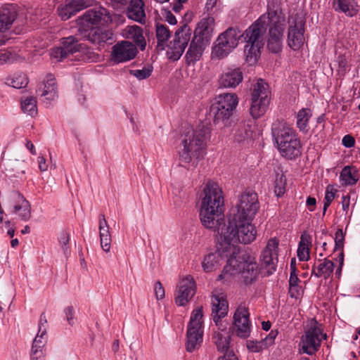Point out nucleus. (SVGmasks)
<instances>
[{
	"instance_id": "nucleus-30",
	"label": "nucleus",
	"mask_w": 360,
	"mask_h": 360,
	"mask_svg": "<svg viewBox=\"0 0 360 360\" xmlns=\"http://www.w3.org/2000/svg\"><path fill=\"white\" fill-rule=\"evenodd\" d=\"M333 8L346 15L353 17L359 12V6L356 0H333Z\"/></svg>"
},
{
	"instance_id": "nucleus-52",
	"label": "nucleus",
	"mask_w": 360,
	"mask_h": 360,
	"mask_svg": "<svg viewBox=\"0 0 360 360\" xmlns=\"http://www.w3.org/2000/svg\"><path fill=\"white\" fill-rule=\"evenodd\" d=\"M277 335L278 331L272 330L268 335H266L264 338L262 340L265 349H266L268 347L274 344L275 338H276Z\"/></svg>"
},
{
	"instance_id": "nucleus-6",
	"label": "nucleus",
	"mask_w": 360,
	"mask_h": 360,
	"mask_svg": "<svg viewBox=\"0 0 360 360\" xmlns=\"http://www.w3.org/2000/svg\"><path fill=\"white\" fill-rule=\"evenodd\" d=\"M60 44V46L54 47L50 52L51 58L56 62L61 61L74 53H77L76 57L84 61H93L95 58L94 53L79 44L74 36L63 37Z\"/></svg>"
},
{
	"instance_id": "nucleus-3",
	"label": "nucleus",
	"mask_w": 360,
	"mask_h": 360,
	"mask_svg": "<svg viewBox=\"0 0 360 360\" xmlns=\"http://www.w3.org/2000/svg\"><path fill=\"white\" fill-rule=\"evenodd\" d=\"M259 271L255 257L248 253L230 255L218 280L229 279L236 274H240L246 285L252 284L257 280Z\"/></svg>"
},
{
	"instance_id": "nucleus-33",
	"label": "nucleus",
	"mask_w": 360,
	"mask_h": 360,
	"mask_svg": "<svg viewBox=\"0 0 360 360\" xmlns=\"http://www.w3.org/2000/svg\"><path fill=\"white\" fill-rule=\"evenodd\" d=\"M124 31L125 37L127 39H132L140 47L141 50L145 49L146 42L141 27L138 25L127 26Z\"/></svg>"
},
{
	"instance_id": "nucleus-22",
	"label": "nucleus",
	"mask_w": 360,
	"mask_h": 360,
	"mask_svg": "<svg viewBox=\"0 0 360 360\" xmlns=\"http://www.w3.org/2000/svg\"><path fill=\"white\" fill-rule=\"evenodd\" d=\"M243 79V72L239 68H226L219 78L221 88H236Z\"/></svg>"
},
{
	"instance_id": "nucleus-58",
	"label": "nucleus",
	"mask_w": 360,
	"mask_h": 360,
	"mask_svg": "<svg viewBox=\"0 0 360 360\" xmlns=\"http://www.w3.org/2000/svg\"><path fill=\"white\" fill-rule=\"evenodd\" d=\"M115 9H122L127 5L130 0H109Z\"/></svg>"
},
{
	"instance_id": "nucleus-1",
	"label": "nucleus",
	"mask_w": 360,
	"mask_h": 360,
	"mask_svg": "<svg viewBox=\"0 0 360 360\" xmlns=\"http://www.w3.org/2000/svg\"><path fill=\"white\" fill-rule=\"evenodd\" d=\"M224 197L218 184L208 181L201 195L200 219L207 229L217 232L222 252L226 256L238 255V243L249 244L254 241L257 230L252 220L229 217L227 224L223 217Z\"/></svg>"
},
{
	"instance_id": "nucleus-31",
	"label": "nucleus",
	"mask_w": 360,
	"mask_h": 360,
	"mask_svg": "<svg viewBox=\"0 0 360 360\" xmlns=\"http://www.w3.org/2000/svg\"><path fill=\"white\" fill-rule=\"evenodd\" d=\"M16 16V10L11 6L0 9V32L8 30L15 21Z\"/></svg>"
},
{
	"instance_id": "nucleus-55",
	"label": "nucleus",
	"mask_w": 360,
	"mask_h": 360,
	"mask_svg": "<svg viewBox=\"0 0 360 360\" xmlns=\"http://www.w3.org/2000/svg\"><path fill=\"white\" fill-rule=\"evenodd\" d=\"M311 236L304 231L300 237V241L299 243V245L304 246V247H309L311 245Z\"/></svg>"
},
{
	"instance_id": "nucleus-36",
	"label": "nucleus",
	"mask_w": 360,
	"mask_h": 360,
	"mask_svg": "<svg viewBox=\"0 0 360 360\" xmlns=\"http://www.w3.org/2000/svg\"><path fill=\"white\" fill-rule=\"evenodd\" d=\"M262 48V46L246 43L244 49L246 62L251 65L255 64L260 56V51Z\"/></svg>"
},
{
	"instance_id": "nucleus-43",
	"label": "nucleus",
	"mask_w": 360,
	"mask_h": 360,
	"mask_svg": "<svg viewBox=\"0 0 360 360\" xmlns=\"http://www.w3.org/2000/svg\"><path fill=\"white\" fill-rule=\"evenodd\" d=\"M252 131L248 125L243 124L236 129L234 137L236 141L242 142L245 139L250 138Z\"/></svg>"
},
{
	"instance_id": "nucleus-11",
	"label": "nucleus",
	"mask_w": 360,
	"mask_h": 360,
	"mask_svg": "<svg viewBox=\"0 0 360 360\" xmlns=\"http://www.w3.org/2000/svg\"><path fill=\"white\" fill-rule=\"evenodd\" d=\"M238 35L236 30L229 28L220 34L213 48L212 56L223 58L231 52L238 45Z\"/></svg>"
},
{
	"instance_id": "nucleus-17",
	"label": "nucleus",
	"mask_w": 360,
	"mask_h": 360,
	"mask_svg": "<svg viewBox=\"0 0 360 360\" xmlns=\"http://www.w3.org/2000/svg\"><path fill=\"white\" fill-rule=\"evenodd\" d=\"M249 311L244 305H240L233 316V326L236 334L240 338H247L250 335Z\"/></svg>"
},
{
	"instance_id": "nucleus-50",
	"label": "nucleus",
	"mask_w": 360,
	"mask_h": 360,
	"mask_svg": "<svg viewBox=\"0 0 360 360\" xmlns=\"http://www.w3.org/2000/svg\"><path fill=\"white\" fill-rule=\"evenodd\" d=\"M347 58L348 56L346 55V53H344L342 55L338 56L337 58V62L338 63V72L340 73H345L347 68Z\"/></svg>"
},
{
	"instance_id": "nucleus-19",
	"label": "nucleus",
	"mask_w": 360,
	"mask_h": 360,
	"mask_svg": "<svg viewBox=\"0 0 360 360\" xmlns=\"http://www.w3.org/2000/svg\"><path fill=\"white\" fill-rule=\"evenodd\" d=\"M111 59L116 63H123L135 58L136 47L130 41H122L112 46Z\"/></svg>"
},
{
	"instance_id": "nucleus-54",
	"label": "nucleus",
	"mask_w": 360,
	"mask_h": 360,
	"mask_svg": "<svg viewBox=\"0 0 360 360\" xmlns=\"http://www.w3.org/2000/svg\"><path fill=\"white\" fill-rule=\"evenodd\" d=\"M334 198L335 193L332 190L329 191V188L328 187L324 198L323 213L326 212Z\"/></svg>"
},
{
	"instance_id": "nucleus-26",
	"label": "nucleus",
	"mask_w": 360,
	"mask_h": 360,
	"mask_svg": "<svg viewBox=\"0 0 360 360\" xmlns=\"http://www.w3.org/2000/svg\"><path fill=\"white\" fill-rule=\"evenodd\" d=\"M127 16L139 23H145L146 13L143 0H130L126 10Z\"/></svg>"
},
{
	"instance_id": "nucleus-29",
	"label": "nucleus",
	"mask_w": 360,
	"mask_h": 360,
	"mask_svg": "<svg viewBox=\"0 0 360 360\" xmlns=\"http://www.w3.org/2000/svg\"><path fill=\"white\" fill-rule=\"evenodd\" d=\"M319 264H314L312 266L311 276H314L316 278L323 277L325 279L328 278L333 270L334 263L331 260L324 259L323 260L319 259Z\"/></svg>"
},
{
	"instance_id": "nucleus-16",
	"label": "nucleus",
	"mask_w": 360,
	"mask_h": 360,
	"mask_svg": "<svg viewBox=\"0 0 360 360\" xmlns=\"http://www.w3.org/2000/svg\"><path fill=\"white\" fill-rule=\"evenodd\" d=\"M177 288L174 297L175 302L179 306H184L195 294V282L193 278L188 275L179 281Z\"/></svg>"
},
{
	"instance_id": "nucleus-2",
	"label": "nucleus",
	"mask_w": 360,
	"mask_h": 360,
	"mask_svg": "<svg viewBox=\"0 0 360 360\" xmlns=\"http://www.w3.org/2000/svg\"><path fill=\"white\" fill-rule=\"evenodd\" d=\"M210 132L209 126L204 124L198 125L195 129H187L184 132L181 136V148L179 151L181 162L196 165L204 158Z\"/></svg>"
},
{
	"instance_id": "nucleus-35",
	"label": "nucleus",
	"mask_w": 360,
	"mask_h": 360,
	"mask_svg": "<svg viewBox=\"0 0 360 360\" xmlns=\"http://www.w3.org/2000/svg\"><path fill=\"white\" fill-rule=\"evenodd\" d=\"M89 39L94 44H101L111 43L113 41V34L109 30H96L89 34Z\"/></svg>"
},
{
	"instance_id": "nucleus-45",
	"label": "nucleus",
	"mask_w": 360,
	"mask_h": 360,
	"mask_svg": "<svg viewBox=\"0 0 360 360\" xmlns=\"http://www.w3.org/2000/svg\"><path fill=\"white\" fill-rule=\"evenodd\" d=\"M28 82L25 75H16L11 79V85L15 89H21L25 87Z\"/></svg>"
},
{
	"instance_id": "nucleus-47",
	"label": "nucleus",
	"mask_w": 360,
	"mask_h": 360,
	"mask_svg": "<svg viewBox=\"0 0 360 360\" xmlns=\"http://www.w3.org/2000/svg\"><path fill=\"white\" fill-rule=\"evenodd\" d=\"M99 235L100 237H110L109 227L104 214L99 217Z\"/></svg>"
},
{
	"instance_id": "nucleus-20",
	"label": "nucleus",
	"mask_w": 360,
	"mask_h": 360,
	"mask_svg": "<svg viewBox=\"0 0 360 360\" xmlns=\"http://www.w3.org/2000/svg\"><path fill=\"white\" fill-rule=\"evenodd\" d=\"M94 0H65L58 7V15L63 20H68L72 15L87 7L93 6Z\"/></svg>"
},
{
	"instance_id": "nucleus-42",
	"label": "nucleus",
	"mask_w": 360,
	"mask_h": 360,
	"mask_svg": "<svg viewBox=\"0 0 360 360\" xmlns=\"http://www.w3.org/2000/svg\"><path fill=\"white\" fill-rule=\"evenodd\" d=\"M21 108L25 113L30 116L37 114V100L33 96L27 97L21 102Z\"/></svg>"
},
{
	"instance_id": "nucleus-37",
	"label": "nucleus",
	"mask_w": 360,
	"mask_h": 360,
	"mask_svg": "<svg viewBox=\"0 0 360 360\" xmlns=\"http://www.w3.org/2000/svg\"><path fill=\"white\" fill-rule=\"evenodd\" d=\"M340 179L345 185H354L359 179L358 172L354 167L346 166L340 173Z\"/></svg>"
},
{
	"instance_id": "nucleus-48",
	"label": "nucleus",
	"mask_w": 360,
	"mask_h": 360,
	"mask_svg": "<svg viewBox=\"0 0 360 360\" xmlns=\"http://www.w3.org/2000/svg\"><path fill=\"white\" fill-rule=\"evenodd\" d=\"M248 349L252 352H259L265 349L262 341L248 340L246 342Z\"/></svg>"
},
{
	"instance_id": "nucleus-8",
	"label": "nucleus",
	"mask_w": 360,
	"mask_h": 360,
	"mask_svg": "<svg viewBox=\"0 0 360 360\" xmlns=\"http://www.w3.org/2000/svg\"><path fill=\"white\" fill-rule=\"evenodd\" d=\"M203 307L195 308L190 317L187 329L186 350L189 352L198 349L202 342L203 335Z\"/></svg>"
},
{
	"instance_id": "nucleus-46",
	"label": "nucleus",
	"mask_w": 360,
	"mask_h": 360,
	"mask_svg": "<svg viewBox=\"0 0 360 360\" xmlns=\"http://www.w3.org/2000/svg\"><path fill=\"white\" fill-rule=\"evenodd\" d=\"M285 176L281 174L275 181V193L277 196H281L285 193Z\"/></svg>"
},
{
	"instance_id": "nucleus-39",
	"label": "nucleus",
	"mask_w": 360,
	"mask_h": 360,
	"mask_svg": "<svg viewBox=\"0 0 360 360\" xmlns=\"http://www.w3.org/2000/svg\"><path fill=\"white\" fill-rule=\"evenodd\" d=\"M171 36L170 31L164 25L158 24L156 26V37L158 39V46L161 47V49H165V43Z\"/></svg>"
},
{
	"instance_id": "nucleus-14",
	"label": "nucleus",
	"mask_w": 360,
	"mask_h": 360,
	"mask_svg": "<svg viewBox=\"0 0 360 360\" xmlns=\"http://www.w3.org/2000/svg\"><path fill=\"white\" fill-rule=\"evenodd\" d=\"M84 26L105 25L112 22L110 13L104 7L99 6L86 11L80 18Z\"/></svg>"
},
{
	"instance_id": "nucleus-41",
	"label": "nucleus",
	"mask_w": 360,
	"mask_h": 360,
	"mask_svg": "<svg viewBox=\"0 0 360 360\" xmlns=\"http://www.w3.org/2000/svg\"><path fill=\"white\" fill-rule=\"evenodd\" d=\"M269 86L262 79H259L254 86L252 94V98L263 99V96H266V98H269Z\"/></svg>"
},
{
	"instance_id": "nucleus-57",
	"label": "nucleus",
	"mask_w": 360,
	"mask_h": 360,
	"mask_svg": "<svg viewBox=\"0 0 360 360\" xmlns=\"http://www.w3.org/2000/svg\"><path fill=\"white\" fill-rule=\"evenodd\" d=\"M155 294L158 300H162L165 297V289L160 281L155 283Z\"/></svg>"
},
{
	"instance_id": "nucleus-18",
	"label": "nucleus",
	"mask_w": 360,
	"mask_h": 360,
	"mask_svg": "<svg viewBox=\"0 0 360 360\" xmlns=\"http://www.w3.org/2000/svg\"><path fill=\"white\" fill-rule=\"evenodd\" d=\"M266 17L261 15L248 29L243 33V36L246 43L257 44L264 46V34L266 33L265 20Z\"/></svg>"
},
{
	"instance_id": "nucleus-25",
	"label": "nucleus",
	"mask_w": 360,
	"mask_h": 360,
	"mask_svg": "<svg viewBox=\"0 0 360 360\" xmlns=\"http://www.w3.org/2000/svg\"><path fill=\"white\" fill-rule=\"evenodd\" d=\"M37 92L49 101L58 97V86L53 75L49 74L46 76L44 82L38 88Z\"/></svg>"
},
{
	"instance_id": "nucleus-12",
	"label": "nucleus",
	"mask_w": 360,
	"mask_h": 360,
	"mask_svg": "<svg viewBox=\"0 0 360 360\" xmlns=\"http://www.w3.org/2000/svg\"><path fill=\"white\" fill-rule=\"evenodd\" d=\"M304 20L302 17L295 15L289 20L288 34V46L293 50H299L305 41Z\"/></svg>"
},
{
	"instance_id": "nucleus-60",
	"label": "nucleus",
	"mask_w": 360,
	"mask_h": 360,
	"mask_svg": "<svg viewBox=\"0 0 360 360\" xmlns=\"http://www.w3.org/2000/svg\"><path fill=\"white\" fill-rule=\"evenodd\" d=\"M65 313L66 315L67 321H68L69 324L72 326L74 323L73 321V316L75 314V309L73 307L69 306L65 309Z\"/></svg>"
},
{
	"instance_id": "nucleus-53",
	"label": "nucleus",
	"mask_w": 360,
	"mask_h": 360,
	"mask_svg": "<svg viewBox=\"0 0 360 360\" xmlns=\"http://www.w3.org/2000/svg\"><path fill=\"white\" fill-rule=\"evenodd\" d=\"M297 257L301 261H307L309 259V248L298 246Z\"/></svg>"
},
{
	"instance_id": "nucleus-49",
	"label": "nucleus",
	"mask_w": 360,
	"mask_h": 360,
	"mask_svg": "<svg viewBox=\"0 0 360 360\" xmlns=\"http://www.w3.org/2000/svg\"><path fill=\"white\" fill-rule=\"evenodd\" d=\"M345 235L342 230L339 229L335 232L334 251L342 250L344 246Z\"/></svg>"
},
{
	"instance_id": "nucleus-21",
	"label": "nucleus",
	"mask_w": 360,
	"mask_h": 360,
	"mask_svg": "<svg viewBox=\"0 0 360 360\" xmlns=\"http://www.w3.org/2000/svg\"><path fill=\"white\" fill-rule=\"evenodd\" d=\"M9 200L15 202L13 212L18 214L20 220L27 221L32 217L31 205L28 200L19 192L13 191L9 195Z\"/></svg>"
},
{
	"instance_id": "nucleus-10",
	"label": "nucleus",
	"mask_w": 360,
	"mask_h": 360,
	"mask_svg": "<svg viewBox=\"0 0 360 360\" xmlns=\"http://www.w3.org/2000/svg\"><path fill=\"white\" fill-rule=\"evenodd\" d=\"M259 209L257 194L251 191L243 193L235 209L231 210L229 217L252 220Z\"/></svg>"
},
{
	"instance_id": "nucleus-34",
	"label": "nucleus",
	"mask_w": 360,
	"mask_h": 360,
	"mask_svg": "<svg viewBox=\"0 0 360 360\" xmlns=\"http://www.w3.org/2000/svg\"><path fill=\"white\" fill-rule=\"evenodd\" d=\"M269 103V98H266V96H263V99L252 98L251 115L255 119L260 117L266 112Z\"/></svg>"
},
{
	"instance_id": "nucleus-64",
	"label": "nucleus",
	"mask_w": 360,
	"mask_h": 360,
	"mask_svg": "<svg viewBox=\"0 0 360 360\" xmlns=\"http://www.w3.org/2000/svg\"><path fill=\"white\" fill-rule=\"evenodd\" d=\"M218 360H238L233 352H228Z\"/></svg>"
},
{
	"instance_id": "nucleus-5",
	"label": "nucleus",
	"mask_w": 360,
	"mask_h": 360,
	"mask_svg": "<svg viewBox=\"0 0 360 360\" xmlns=\"http://www.w3.org/2000/svg\"><path fill=\"white\" fill-rule=\"evenodd\" d=\"M263 16L266 18V30L269 27L268 49L273 53H278L282 46L283 31L285 27V16L278 7L271 8L270 6H268V11L263 14Z\"/></svg>"
},
{
	"instance_id": "nucleus-4",
	"label": "nucleus",
	"mask_w": 360,
	"mask_h": 360,
	"mask_svg": "<svg viewBox=\"0 0 360 360\" xmlns=\"http://www.w3.org/2000/svg\"><path fill=\"white\" fill-rule=\"evenodd\" d=\"M272 134L281 155L295 159L301 155V143L295 129L286 122L274 123Z\"/></svg>"
},
{
	"instance_id": "nucleus-63",
	"label": "nucleus",
	"mask_w": 360,
	"mask_h": 360,
	"mask_svg": "<svg viewBox=\"0 0 360 360\" xmlns=\"http://www.w3.org/2000/svg\"><path fill=\"white\" fill-rule=\"evenodd\" d=\"M349 203H350V196L348 195H343L342 198V210L344 211L347 212L349 207Z\"/></svg>"
},
{
	"instance_id": "nucleus-59",
	"label": "nucleus",
	"mask_w": 360,
	"mask_h": 360,
	"mask_svg": "<svg viewBox=\"0 0 360 360\" xmlns=\"http://www.w3.org/2000/svg\"><path fill=\"white\" fill-rule=\"evenodd\" d=\"M101 245L102 249L108 252L110 249L111 236L110 237H100Z\"/></svg>"
},
{
	"instance_id": "nucleus-32",
	"label": "nucleus",
	"mask_w": 360,
	"mask_h": 360,
	"mask_svg": "<svg viewBox=\"0 0 360 360\" xmlns=\"http://www.w3.org/2000/svg\"><path fill=\"white\" fill-rule=\"evenodd\" d=\"M214 18L212 17H207L202 18L197 25L194 32V37H199L205 40L208 43L210 33L212 31Z\"/></svg>"
},
{
	"instance_id": "nucleus-61",
	"label": "nucleus",
	"mask_w": 360,
	"mask_h": 360,
	"mask_svg": "<svg viewBox=\"0 0 360 360\" xmlns=\"http://www.w3.org/2000/svg\"><path fill=\"white\" fill-rule=\"evenodd\" d=\"M342 145L346 148H351L354 146L355 139L351 135H346L342 140Z\"/></svg>"
},
{
	"instance_id": "nucleus-56",
	"label": "nucleus",
	"mask_w": 360,
	"mask_h": 360,
	"mask_svg": "<svg viewBox=\"0 0 360 360\" xmlns=\"http://www.w3.org/2000/svg\"><path fill=\"white\" fill-rule=\"evenodd\" d=\"M289 293L291 297L297 299L300 297L302 290L300 285H289Z\"/></svg>"
},
{
	"instance_id": "nucleus-7",
	"label": "nucleus",
	"mask_w": 360,
	"mask_h": 360,
	"mask_svg": "<svg viewBox=\"0 0 360 360\" xmlns=\"http://www.w3.org/2000/svg\"><path fill=\"white\" fill-rule=\"evenodd\" d=\"M326 334H323L321 326L315 319H312L304 334L301 337L300 342V352L313 355L319 351L322 339H326Z\"/></svg>"
},
{
	"instance_id": "nucleus-27",
	"label": "nucleus",
	"mask_w": 360,
	"mask_h": 360,
	"mask_svg": "<svg viewBox=\"0 0 360 360\" xmlns=\"http://www.w3.org/2000/svg\"><path fill=\"white\" fill-rule=\"evenodd\" d=\"M220 243V240H219ZM221 244L218 248V252L210 253L206 255L202 262L203 270L206 272H210L216 270L220 265V261L222 257L230 258V255L226 256V252H222Z\"/></svg>"
},
{
	"instance_id": "nucleus-23",
	"label": "nucleus",
	"mask_w": 360,
	"mask_h": 360,
	"mask_svg": "<svg viewBox=\"0 0 360 360\" xmlns=\"http://www.w3.org/2000/svg\"><path fill=\"white\" fill-rule=\"evenodd\" d=\"M207 45L205 40L199 37H193L185 56L186 63L188 65H194L201 58Z\"/></svg>"
},
{
	"instance_id": "nucleus-28",
	"label": "nucleus",
	"mask_w": 360,
	"mask_h": 360,
	"mask_svg": "<svg viewBox=\"0 0 360 360\" xmlns=\"http://www.w3.org/2000/svg\"><path fill=\"white\" fill-rule=\"evenodd\" d=\"M46 329L44 328L41 333H37L33 340L31 349V360H44L43 348L46 345Z\"/></svg>"
},
{
	"instance_id": "nucleus-15",
	"label": "nucleus",
	"mask_w": 360,
	"mask_h": 360,
	"mask_svg": "<svg viewBox=\"0 0 360 360\" xmlns=\"http://www.w3.org/2000/svg\"><path fill=\"white\" fill-rule=\"evenodd\" d=\"M191 35L188 29H182L176 32L175 37L167 51L169 59L176 61L180 58L190 41Z\"/></svg>"
},
{
	"instance_id": "nucleus-44",
	"label": "nucleus",
	"mask_w": 360,
	"mask_h": 360,
	"mask_svg": "<svg viewBox=\"0 0 360 360\" xmlns=\"http://www.w3.org/2000/svg\"><path fill=\"white\" fill-rule=\"evenodd\" d=\"M153 70V68L151 65H147L141 70H131L129 73L139 80H142L148 78L151 75Z\"/></svg>"
},
{
	"instance_id": "nucleus-13",
	"label": "nucleus",
	"mask_w": 360,
	"mask_h": 360,
	"mask_svg": "<svg viewBox=\"0 0 360 360\" xmlns=\"http://www.w3.org/2000/svg\"><path fill=\"white\" fill-rule=\"evenodd\" d=\"M278 240L270 238L260 256L261 269H265L267 275L272 274L276 269L278 262Z\"/></svg>"
},
{
	"instance_id": "nucleus-24",
	"label": "nucleus",
	"mask_w": 360,
	"mask_h": 360,
	"mask_svg": "<svg viewBox=\"0 0 360 360\" xmlns=\"http://www.w3.org/2000/svg\"><path fill=\"white\" fill-rule=\"evenodd\" d=\"M212 314L216 325L219 324L221 318L226 316L229 310L228 302L222 295L212 296Z\"/></svg>"
},
{
	"instance_id": "nucleus-38",
	"label": "nucleus",
	"mask_w": 360,
	"mask_h": 360,
	"mask_svg": "<svg viewBox=\"0 0 360 360\" xmlns=\"http://www.w3.org/2000/svg\"><path fill=\"white\" fill-rule=\"evenodd\" d=\"M312 115L309 108H303L297 114V126L300 131H307L308 123Z\"/></svg>"
},
{
	"instance_id": "nucleus-62",
	"label": "nucleus",
	"mask_w": 360,
	"mask_h": 360,
	"mask_svg": "<svg viewBox=\"0 0 360 360\" xmlns=\"http://www.w3.org/2000/svg\"><path fill=\"white\" fill-rule=\"evenodd\" d=\"M13 60V56L11 52L5 51L0 53V64L9 63Z\"/></svg>"
},
{
	"instance_id": "nucleus-9",
	"label": "nucleus",
	"mask_w": 360,
	"mask_h": 360,
	"mask_svg": "<svg viewBox=\"0 0 360 360\" xmlns=\"http://www.w3.org/2000/svg\"><path fill=\"white\" fill-rule=\"evenodd\" d=\"M238 99L236 94H224L219 95L210 107V114L214 122L218 124L228 120L236 109Z\"/></svg>"
},
{
	"instance_id": "nucleus-40",
	"label": "nucleus",
	"mask_w": 360,
	"mask_h": 360,
	"mask_svg": "<svg viewBox=\"0 0 360 360\" xmlns=\"http://www.w3.org/2000/svg\"><path fill=\"white\" fill-rule=\"evenodd\" d=\"M214 342L217 349L221 352H228L230 344L231 337L228 334H223L221 333H215L214 335Z\"/></svg>"
},
{
	"instance_id": "nucleus-51",
	"label": "nucleus",
	"mask_w": 360,
	"mask_h": 360,
	"mask_svg": "<svg viewBox=\"0 0 360 360\" xmlns=\"http://www.w3.org/2000/svg\"><path fill=\"white\" fill-rule=\"evenodd\" d=\"M69 241L70 234L65 231L62 232L59 238V242L62 246L65 255H67L69 251V248L68 247Z\"/></svg>"
}]
</instances>
